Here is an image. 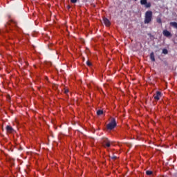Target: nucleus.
Listing matches in <instances>:
<instances>
[{
	"label": "nucleus",
	"instance_id": "1a4fd4ad",
	"mask_svg": "<svg viewBox=\"0 0 177 177\" xmlns=\"http://www.w3.org/2000/svg\"><path fill=\"white\" fill-rule=\"evenodd\" d=\"M150 59L151 62H156V58L154 57V53H151L150 54Z\"/></svg>",
	"mask_w": 177,
	"mask_h": 177
},
{
	"label": "nucleus",
	"instance_id": "dca6fc26",
	"mask_svg": "<svg viewBox=\"0 0 177 177\" xmlns=\"http://www.w3.org/2000/svg\"><path fill=\"white\" fill-rule=\"evenodd\" d=\"M86 64H87V66H88V67H91L92 66V64L89 61L86 62Z\"/></svg>",
	"mask_w": 177,
	"mask_h": 177
},
{
	"label": "nucleus",
	"instance_id": "412c9836",
	"mask_svg": "<svg viewBox=\"0 0 177 177\" xmlns=\"http://www.w3.org/2000/svg\"><path fill=\"white\" fill-rule=\"evenodd\" d=\"M83 60H85V57H83Z\"/></svg>",
	"mask_w": 177,
	"mask_h": 177
},
{
	"label": "nucleus",
	"instance_id": "9b49d317",
	"mask_svg": "<svg viewBox=\"0 0 177 177\" xmlns=\"http://www.w3.org/2000/svg\"><path fill=\"white\" fill-rule=\"evenodd\" d=\"M170 26H171V27H174V28H176L177 30V22H170Z\"/></svg>",
	"mask_w": 177,
	"mask_h": 177
},
{
	"label": "nucleus",
	"instance_id": "6e6552de",
	"mask_svg": "<svg viewBox=\"0 0 177 177\" xmlns=\"http://www.w3.org/2000/svg\"><path fill=\"white\" fill-rule=\"evenodd\" d=\"M6 131H7V132L12 133V132H13V128L10 126L8 125V126H6Z\"/></svg>",
	"mask_w": 177,
	"mask_h": 177
},
{
	"label": "nucleus",
	"instance_id": "f8f14e48",
	"mask_svg": "<svg viewBox=\"0 0 177 177\" xmlns=\"http://www.w3.org/2000/svg\"><path fill=\"white\" fill-rule=\"evenodd\" d=\"M156 21H157V23H158V24H162V20L160 17L156 18Z\"/></svg>",
	"mask_w": 177,
	"mask_h": 177
},
{
	"label": "nucleus",
	"instance_id": "ddd939ff",
	"mask_svg": "<svg viewBox=\"0 0 177 177\" xmlns=\"http://www.w3.org/2000/svg\"><path fill=\"white\" fill-rule=\"evenodd\" d=\"M103 114V110L97 111V115H102Z\"/></svg>",
	"mask_w": 177,
	"mask_h": 177
},
{
	"label": "nucleus",
	"instance_id": "f257e3e1",
	"mask_svg": "<svg viewBox=\"0 0 177 177\" xmlns=\"http://www.w3.org/2000/svg\"><path fill=\"white\" fill-rule=\"evenodd\" d=\"M153 20V12L152 11H147L145 15V24H149Z\"/></svg>",
	"mask_w": 177,
	"mask_h": 177
},
{
	"label": "nucleus",
	"instance_id": "9d476101",
	"mask_svg": "<svg viewBox=\"0 0 177 177\" xmlns=\"http://www.w3.org/2000/svg\"><path fill=\"white\" fill-rule=\"evenodd\" d=\"M10 24H11V26H14L15 27H16V26H17V22H16V21L15 20H11L10 21Z\"/></svg>",
	"mask_w": 177,
	"mask_h": 177
},
{
	"label": "nucleus",
	"instance_id": "a211bd4d",
	"mask_svg": "<svg viewBox=\"0 0 177 177\" xmlns=\"http://www.w3.org/2000/svg\"><path fill=\"white\" fill-rule=\"evenodd\" d=\"M72 3H77V0H71Z\"/></svg>",
	"mask_w": 177,
	"mask_h": 177
},
{
	"label": "nucleus",
	"instance_id": "423d86ee",
	"mask_svg": "<svg viewBox=\"0 0 177 177\" xmlns=\"http://www.w3.org/2000/svg\"><path fill=\"white\" fill-rule=\"evenodd\" d=\"M163 35L165 37H167V38L169 37H172V34H171L170 32L168 31L167 30H163Z\"/></svg>",
	"mask_w": 177,
	"mask_h": 177
},
{
	"label": "nucleus",
	"instance_id": "aec40b11",
	"mask_svg": "<svg viewBox=\"0 0 177 177\" xmlns=\"http://www.w3.org/2000/svg\"><path fill=\"white\" fill-rule=\"evenodd\" d=\"M67 9H68V10H70V9H71V6H67Z\"/></svg>",
	"mask_w": 177,
	"mask_h": 177
},
{
	"label": "nucleus",
	"instance_id": "7ed1b4c3",
	"mask_svg": "<svg viewBox=\"0 0 177 177\" xmlns=\"http://www.w3.org/2000/svg\"><path fill=\"white\" fill-rule=\"evenodd\" d=\"M101 144L102 145L103 147L107 149V147H110V146H111V141H110L109 138H103L101 140Z\"/></svg>",
	"mask_w": 177,
	"mask_h": 177
},
{
	"label": "nucleus",
	"instance_id": "0eeeda50",
	"mask_svg": "<svg viewBox=\"0 0 177 177\" xmlns=\"http://www.w3.org/2000/svg\"><path fill=\"white\" fill-rule=\"evenodd\" d=\"M103 21H104V24H105V26H106V27H109V26L111 24L110 23V20H109V19H107V18H104Z\"/></svg>",
	"mask_w": 177,
	"mask_h": 177
},
{
	"label": "nucleus",
	"instance_id": "4be33fe9",
	"mask_svg": "<svg viewBox=\"0 0 177 177\" xmlns=\"http://www.w3.org/2000/svg\"><path fill=\"white\" fill-rule=\"evenodd\" d=\"M134 1H138V0H134Z\"/></svg>",
	"mask_w": 177,
	"mask_h": 177
},
{
	"label": "nucleus",
	"instance_id": "f03ea898",
	"mask_svg": "<svg viewBox=\"0 0 177 177\" xmlns=\"http://www.w3.org/2000/svg\"><path fill=\"white\" fill-rule=\"evenodd\" d=\"M115 127H117V122H115V118H113L111 122L106 125V129L109 131H113Z\"/></svg>",
	"mask_w": 177,
	"mask_h": 177
},
{
	"label": "nucleus",
	"instance_id": "6ab92c4d",
	"mask_svg": "<svg viewBox=\"0 0 177 177\" xmlns=\"http://www.w3.org/2000/svg\"><path fill=\"white\" fill-rule=\"evenodd\" d=\"M68 93V89H65L64 90V93L67 94Z\"/></svg>",
	"mask_w": 177,
	"mask_h": 177
},
{
	"label": "nucleus",
	"instance_id": "20e7f679",
	"mask_svg": "<svg viewBox=\"0 0 177 177\" xmlns=\"http://www.w3.org/2000/svg\"><path fill=\"white\" fill-rule=\"evenodd\" d=\"M140 4L145 5V8H151V3L147 2V0H140Z\"/></svg>",
	"mask_w": 177,
	"mask_h": 177
},
{
	"label": "nucleus",
	"instance_id": "39448f33",
	"mask_svg": "<svg viewBox=\"0 0 177 177\" xmlns=\"http://www.w3.org/2000/svg\"><path fill=\"white\" fill-rule=\"evenodd\" d=\"M161 96H162L161 92L160 91H156V93L153 95V97L155 100H160V97H161Z\"/></svg>",
	"mask_w": 177,
	"mask_h": 177
},
{
	"label": "nucleus",
	"instance_id": "f3484780",
	"mask_svg": "<svg viewBox=\"0 0 177 177\" xmlns=\"http://www.w3.org/2000/svg\"><path fill=\"white\" fill-rule=\"evenodd\" d=\"M111 158L112 160H117V156H113L111 157Z\"/></svg>",
	"mask_w": 177,
	"mask_h": 177
},
{
	"label": "nucleus",
	"instance_id": "2eb2a0df",
	"mask_svg": "<svg viewBox=\"0 0 177 177\" xmlns=\"http://www.w3.org/2000/svg\"><path fill=\"white\" fill-rule=\"evenodd\" d=\"M146 174L148 175V176L153 175V171H150V170H147L146 171Z\"/></svg>",
	"mask_w": 177,
	"mask_h": 177
},
{
	"label": "nucleus",
	"instance_id": "4468645a",
	"mask_svg": "<svg viewBox=\"0 0 177 177\" xmlns=\"http://www.w3.org/2000/svg\"><path fill=\"white\" fill-rule=\"evenodd\" d=\"M162 53H163V55H168V50L167 48H164Z\"/></svg>",
	"mask_w": 177,
	"mask_h": 177
}]
</instances>
